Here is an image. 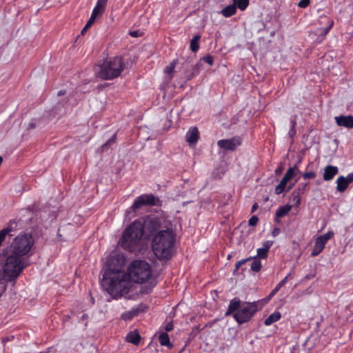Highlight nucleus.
<instances>
[{
	"mask_svg": "<svg viewBox=\"0 0 353 353\" xmlns=\"http://www.w3.org/2000/svg\"><path fill=\"white\" fill-rule=\"evenodd\" d=\"M333 25H334V21L329 20L328 26L323 30V34H327L330 32V30L332 29Z\"/></svg>",
	"mask_w": 353,
	"mask_h": 353,
	"instance_id": "nucleus-39",
	"label": "nucleus"
},
{
	"mask_svg": "<svg viewBox=\"0 0 353 353\" xmlns=\"http://www.w3.org/2000/svg\"><path fill=\"white\" fill-rule=\"evenodd\" d=\"M287 183H286L285 181H284L283 180L281 179L280 183L275 188V190H274L275 194L279 195V194H281L283 192H284L287 187Z\"/></svg>",
	"mask_w": 353,
	"mask_h": 353,
	"instance_id": "nucleus-27",
	"label": "nucleus"
},
{
	"mask_svg": "<svg viewBox=\"0 0 353 353\" xmlns=\"http://www.w3.org/2000/svg\"><path fill=\"white\" fill-rule=\"evenodd\" d=\"M310 0H300L298 3V6L300 8H307L310 5Z\"/></svg>",
	"mask_w": 353,
	"mask_h": 353,
	"instance_id": "nucleus-37",
	"label": "nucleus"
},
{
	"mask_svg": "<svg viewBox=\"0 0 353 353\" xmlns=\"http://www.w3.org/2000/svg\"><path fill=\"white\" fill-rule=\"evenodd\" d=\"M174 68H175V62L174 61L171 62L168 66L165 67V70H164L165 73H166V74L172 73L174 71Z\"/></svg>",
	"mask_w": 353,
	"mask_h": 353,
	"instance_id": "nucleus-34",
	"label": "nucleus"
},
{
	"mask_svg": "<svg viewBox=\"0 0 353 353\" xmlns=\"http://www.w3.org/2000/svg\"><path fill=\"white\" fill-rule=\"evenodd\" d=\"M334 236V232L332 231H328L325 234L318 236L317 238L321 240L324 243H327V241Z\"/></svg>",
	"mask_w": 353,
	"mask_h": 353,
	"instance_id": "nucleus-29",
	"label": "nucleus"
},
{
	"mask_svg": "<svg viewBox=\"0 0 353 353\" xmlns=\"http://www.w3.org/2000/svg\"><path fill=\"white\" fill-rule=\"evenodd\" d=\"M258 208V204L254 203L252 208V212H254Z\"/></svg>",
	"mask_w": 353,
	"mask_h": 353,
	"instance_id": "nucleus-55",
	"label": "nucleus"
},
{
	"mask_svg": "<svg viewBox=\"0 0 353 353\" xmlns=\"http://www.w3.org/2000/svg\"><path fill=\"white\" fill-rule=\"evenodd\" d=\"M243 265V259L242 260H240L239 261H237V263H236V265H235V270L234 271V274L236 273V272L237 271V270L239 268L240 266H241Z\"/></svg>",
	"mask_w": 353,
	"mask_h": 353,
	"instance_id": "nucleus-47",
	"label": "nucleus"
},
{
	"mask_svg": "<svg viewBox=\"0 0 353 353\" xmlns=\"http://www.w3.org/2000/svg\"><path fill=\"white\" fill-rule=\"evenodd\" d=\"M107 0H97V2L92 10V15L99 16L105 11Z\"/></svg>",
	"mask_w": 353,
	"mask_h": 353,
	"instance_id": "nucleus-18",
	"label": "nucleus"
},
{
	"mask_svg": "<svg viewBox=\"0 0 353 353\" xmlns=\"http://www.w3.org/2000/svg\"><path fill=\"white\" fill-rule=\"evenodd\" d=\"M199 138V132L196 127H191L185 134L186 141L190 145H194Z\"/></svg>",
	"mask_w": 353,
	"mask_h": 353,
	"instance_id": "nucleus-14",
	"label": "nucleus"
},
{
	"mask_svg": "<svg viewBox=\"0 0 353 353\" xmlns=\"http://www.w3.org/2000/svg\"><path fill=\"white\" fill-rule=\"evenodd\" d=\"M283 287L282 285H281V283L279 282L276 287L273 289L276 293L278 291Z\"/></svg>",
	"mask_w": 353,
	"mask_h": 353,
	"instance_id": "nucleus-52",
	"label": "nucleus"
},
{
	"mask_svg": "<svg viewBox=\"0 0 353 353\" xmlns=\"http://www.w3.org/2000/svg\"><path fill=\"white\" fill-rule=\"evenodd\" d=\"M345 179H347V182L348 184L352 183L353 181V173L348 174Z\"/></svg>",
	"mask_w": 353,
	"mask_h": 353,
	"instance_id": "nucleus-45",
	"label": "nucleus"
},
{
	"mask_svg": "<svg viewBox=\"0 0 353 353\" xmlns=\"http://www.w3.org/2000/svg\"><path fill=\"white\" fill-rule=\"evenodd\" d=\"M97 17V16L92 15V14H91V16H90L89 20L86 23V25H88V26L90 27L93 24V23L95 21Z\"/></svg>",
	"mask_w": 353,
	"mask_h": 353,
	"instance_id": "nucleus-43",
	"label": "nucleus"
},
{
	"mask_svg": "<svg viewBox=\"0 0 353 353\" xmlns=\"http://www.w3.org/2000/svg\"><path fill=\"white\" fill-rule=\"evenodd\" d=\"M34 243V241L31 234H20L14 239L9 251L23 258L30 253Z\"/></svg>",
	"mask_w": 353,
	"mask_h": 353,
	"instance_id": "nucleus-8",
	"label": "nucleus"
},
{
	"mask_svg": "<svg viewBox=\"0 0 353 353\" xmlns=\"http://www.w3.org/2000/svg\"><path fill=\"white\" fill-rule=\"evenodd\" d=\"M124 265V257L119 254L109 256L106 259L101 285L114 299L127 293L130 288V283L123 271Z\"/></svg>",
	"mask_w": 353,
	"mask_h": 353,
	"instance_id": "nucleus-1",
	"label": "nucleus"
},
{
	"mask_svg": "<svg viewBox=\"0 0 353 353\" xmlns=\"http://www.w3.org/2000/svg\"><path fill=\"white\" fill-rule=\"evenodd\" d=\"M89 28H90V26H88V25L85 24V26L81 30V34H84Z\"/></svg>",
	"mask_w": 353,
	"mask_h": 353,
	"instance_id": "nucleus-50",
	"label": "nucleus"
},
{
	"mask_svg": "<svg viewBox=\"0 0 353 353\" xmlns=\"http://www.w3.org/2000/svg\"><path fill=\"white\" fill-rule=\"evenodd\" d=\"M281 318V314L279 312L275 311L271 314L264 321L266 326H269L272 323L279 321Z\"/></svg>",
	"mask_w": 353,
	"mask_h": 353,
	"instance_id": "nucleus-21",
	"label": "nucleus"
},
{
	"mask_svg": "<svg viewBox=\"0 0 353 353\" xmlns=\"http://www.w3.org/2000/svg\"><path fill=\"white\" fill-rule=\"evenodd\" d=\"M291 273H289L286 276H288V280L290 278Z\"/></svg>",
	"mask_w": 353,
	"mask_h": 353,
	"instance_id": "nucleus-59",
	"label": "nucleus"
},
{
	"mask_svg": "<svg viewBox=\"0 0 353 353\" xmlns=\"http://www.w3.org/2000/svg\"><path fill=\"white\" fill-rule=\"evenodd\" d=\"M259 221V218L256 216H252L249 220V225L255 226Z\"/></svg>",
	"mask_w": 353,
	"mask_h": 353,
	"instance_id": "nucleus-41",
	"label": "nucleus"
},
{
	"mask_svg": "<svg viewBox=\"0 0 353 353\" xmlns=\"http://www.w3.org/2000/svg\"><path fill=\"white\" fill-rule=\"evenodd\" d=\"M339 169L336 166L327 165L324 169L323 178L325 181H330L338 174Z\"/></svg>",
	"mask_w": 353,
	"mask_h": 353,
	"instance_id": "nucleus-17",
	"label": "nucleus"
},
{
	"mask_svg": "<svg viewBox=\"0 0 353 353\" xmlns=\"http://www.w3.org/2000/svg\"><path fill=\"white\" fill-rule=\"evenodd\" d=\"M152 288V287H150V288H148L147 290H143V289H142V290H141V292H142V293H149V292H151Z\"/></svg>",
	"mask_w": 353,
	"mask_h": 353,
	"instance_id": "nucleus-53",
	"label": "nucleus"
},
{
	"mask_svg": "<svg viewBox=\"0 0 353 353\" xmlns=\"http://www.w3.org/2000/svg\"><path fill=\"white\" fill-rule=\"evenodd\" d=\"M161 201L152 194H144L137 197L132 205L126 212L127 216L130 217V214H134L135 210L143 206H158Z\"/></svg>",
	"mask_w": 353,
	"mask_h": 353,
	"instance_id": "nucleus-9",
	"label": "nucleus"
},
{
	"mask_svg": "<svg viewBox=\"0 0 353 353\" xmlns=\"http://www.w3.org/2000/svg\"><path fill=\"white\" fill-rule=\"evenodd\" d=\"M142 225L143 232L144 230L150 235H153L161 231L165 230L170 226H172L171 221L164 215L156 216V215H148L143 219H137Z\"/></svg>",
	"mask_w": 353,
	"mask_h": 353,
	"instance_id": "nucleus-7",
	"label": "nucleus"
},
{
	"mask_svg": "<svg viewBox=\"0 0 353 353\" xmlns=\"http://www.w3.org/2000/svg\"><path fill=\"white\" fill-rule=\"evenodd\" d=\"M24 268V258L14 254L9 251L5 263L3 266V272L6 279H0V284H3V291L7 287L6 281L15 280Z\"/></svg>",
	"mask_w": 353,
	"mask_h": 353,
	"instance_id": "nucleus-4",
	"label": "nucleus"
},
{
	"mask_svg": "<svg viewBox=\"0 0 353 353\" xmlns=\"http://www.w3.org/2000/svg\"><path fill=\"white\" fill-rule=\"evenodd\" d=\"M303 179H313L316 177V173L313 171L306 172L302 174Z\"/></svg>",
	"mask_w": 353,
	"mask_h": 353,
	"instance_id": "nucleus-33",
	"label": "nucleus"
},
{
	"mask_svg": "<svg viewBox=\"0 0 353 353\" xmlns=\"http://www.w3.org/2000/svg\"><path fill=\"white\" fill-rule=\"evenodd\" d=\"M175 241L176 234L172 226L155 233L152 238V248L154 255L160 259H170Z\"/></svg>",
	"mask_w": 353,
	"mask_h": 353,
	"instance_id": "nucleus-2",
	"label": "nucleus"
},
{
	"mask_svg": "<svg viewBox=\"0 0 353 353\" xmlns=\"http://www.w3.org/2000/svg\"><path fill=\"white\" fill-rule=\"evenodd\" d=\"M336 189L339 192H343L349 184L347 182V179L343 176H340L336 180Z\"/></svg>",
	"mask_w": 353,
	"mask_h": 353,
	"instance_id": "nucleus-22",
	"label": "nucleus"
},
{
	"mask_svg": "<svg viewBox=\"0 0 353 353\" xmlns=\"http://www.w3.org/2000/svg\"><path fill=\"white\" fill-rule=\"evenodd\" d=\"M276 294V292L274 290H272V292L269 294V295L265 299L266 302L270 301Z\"/></svg>",
	"mask_w": 353,
	"mask_h": 353,
	"instance_id": "nucleus-46",
	"label": "nucleus"
},
{
	"mask_svg": "<svg viewBox=\"0 0 353 353\" xmlns=\"http://www.w3.org/2000/svg\"><path fill=\"white\" fill-rule=\"evenodd\" d=\"M8 229H3L1 231H0V245H1L2 242L4 241L6 235L8 234Z\"/></svg>",
	"mask_w": 353,
	"mask_h": 353,
	"instance_id": "nucleus-38",
	"label": "nucleus"
},
{
	"mask_svg": "<svg viewBox=\"0 0 353 353\" xmlns=\"http://www.w3.org/2000/svg\"><path fill=\"white\" fill-rule=\"evenodd\" d=\"M125 66V63L121 57L105 60L99 66L98 77L104 80L115 79L120 76Z\"/></svg>",
	"mask_w": 353,
	"mask_h": 353,
	"instance_id": "nucleus-6",
	"label": "nucleus"
},
{
	"mask_svg": "<svg viewBox=\"0 0 353 353\" xmlns=\"http://www.w3.org/2000/svg\"><path fill=\"white\" fill-rule=\"evenodd\" d=\"M296 170L299 173L301 172L299 170L298 167L296 165H294L292 168H290L286 173L285 174L284 176L283 177L282 180L285 181L286 183H288L295 175Z\"/></svg>",
	"mask_w": 353,
	"mask_h": 353,
	"instance_id": "nucleus-23",
	"label": "nucleus"
},
{
	"mask_svg": "<svg viewBox=\"0 0 353 353\" xmlns=\"http://www.w3.org/2000/svg\"><path fill=\"white\" fill-rule=\"evenodd\" d=\"M130 34L132 37H137L139 36V32L138 31H132L130 32Z\"/></svg>",
	"mask_w": 353,
	"mask_h": 353,
	"instance_id": "nucleus-51",
	"label": "nucleus"
},
{
	"mask_svg": "<svg viewBox=\"0 0 353 353\" xmlns=\"http://www.w3.org/2000/svg\"><path fill=\"white\" fill-rule=\"evenodd\" d=\"M116 141V134H114L110 139L109 140L104 144L103 145V148H105L107 145H110L113 143H114Z\"/></svg>",
	"mask_w": 353,
	"mask_h": 353,
	"instance_id": "nucleus-36",
	"label": "nucleus"
},
{
	"mask_svg": "<svg viewBox=\"0 0 353 353\" xmlns=\"http://www.w3.org/2000/svg\"><path fill=\"white\" fill-rule=\"evenodd\" d=\"M294 185V183L290 185L287 188V192L290 191Z\"/></svg>",
	"mask_w": 353,
	"mask_h": 353,
	"instance_id": "nucleus-58",
	"label": "nucleus"
},
{
	"mask_svg": "<svg viewBox=\"0 0 353 353\" xmlns=\"http://www.w3.org/2000/svg\"><path fill=\"white\" fill-rule=\"evenodd\" d=\"M236 6L241 10H243V0H237L236 5L232 4L226 6L221 10V14L225 17H229L234 14L236 10Z\"/></svg>",
	"mask_w": 353,
	"mask_h": 353,
	"instance_id": "nucleus-15",
	"label": "nucleus"
},
{
	"mask_svg": "<svg viewBox=\"0 0 353 353\" xmlns=\"http://www.w3.org/2000/svg\"><path fill=\"white\" fill-rule=\"evenodd\" d=\"M249 1V0H244V10L248 6Z\"/></svg>",
	"mask_w": 353,
	"mask_h": 353,
	"instance_id": "nucleus-56",
	"label": "nucleus"
},
{
	"mask_svg": "<svg viewBox=\"0 0 353 353\" xmlns=\"http://www.w3.org/2000/svg\"><path fill=\"white\" fill-rule=\"evenodd\" d=\"M288 276H285L283 279H282L280 283H281V285H282L283 286L288 282Z\"/></svg>",
	"mask_w": 353,
	"mask_h": 353,
	"instance_id": "nucleus-54",
	"label": "nucleus"
},
{
	"mask_svg": "<svg viewBox=\"0 0 353 353\" xmlns=\"http://www.w3.org/2000/svg\"><path fill=\"white\" fill-rule=\"evenodd\" d=\"M308 185V183H301L299 184L298 188L294 190L293 192L295 194H302L305 192L307 186Z\"/></svg>",
	"mask_w": 353,
	"mask_h": 353,
	"instance_id": "nucleus-30",
	"label": "nucleus"
},
{
	"mask_svg": "<svg viewBox=\"0 0 353 353\" xmlns=\"http://www.w3.org/2000/svg\"><path fill=\"white\" fill-rule=\"evenodd\" d=\"M65 94V90H60V91L59 92V94H59V96H61V95H63V94Z\"/></svg>",
	"mask_w": 353,
	"mask_h": 353,
	"instance_id": "nucleus-57",
	"label": "nucleus"
},
{
	"mask_svg": "<svg viewBox=\"0 0 353 353\" xmlns=\"http://www.w3.org/2000/svg\"><path fill=\"white\" fill-rule=\"evenodd\" d=\"M141 336L137 331H133L128 333L126 336V341L134 345H138L140 342Z\"/></svg>",
	"mask_w": 353,
	"mask_h": 353,
	"instance_id": "nucleus-20",
	"label": "nucleus"
},
{
	"mask_svg": "<svg viewBox=\"0 0 353 353\" xmlns=\"http://www.w3.org/2000/svg\"><path fill=\"white\" fill-rule=\"evenodd\" d=\"M241 139L240 137H235L229 139H221L218 141V146L224 150H234L241 144Z\"/></svg>",
	"mask_w": 353,
	"mask_h": 353,
	"instance_id": "nucleus-11",
	"label": "nucleus"
},
{
	"mask_svg": "<svg viewBox=\"0 0 353 353\" xmlns=\"http://www.w3.org/2000/svg\"><path fill=\"white\" fill-rule=\"evenodd\" d=\"M142 312H143V310L141 308V305L134 307L131 310L122 313L121 318L125 321H130Z\"/></svg>",
	"mask_w": 353,
	"mask_h": 353,
	"instance_id": "nucleus-16",
	"label": "nucleus"
},
{
	"mask_svg": "<svg viewBox=\"0 0 353 353\" xmlns=\"http://www.w3.org/2000/svg\"><path fill=\"white\" fill-rule=\"evenodd\" d=\"M231 257H232V255H231V254H228V259H230Z\"/></svg>",
	"mask_w": 353,
	"mask_h": 353,
	"instance_id": "nucleus-60",
	"label": "nucleus"
},
{
	"mask_svg": "<svg viewBox=\"0 0 353 353\" xmlns=\"http://www.w3.org/2000/svg\"><path fill=\"white\" fill-rule=\"evenodd\" d=\"M159 341L161 345L168 347H172V344L170 343L169 335L166 332H161L159 336Z\"/></svg>",
	"mask_w": 353,
	"mask_h": 353,
	"instance_id": "nucleus-24",
	"label": "nucleus"
},
{
	"mask_svg": "<svg viewBox=\"0 0 353 353\" xmlns=\"http://www.w3.org/2000/svg\"><path fill=\"white\" fill-rule=\"evenodd\" d=\"M292 207L290 205H285L283 206L279 207L276 212V217L282 218L287 215L290 211L291 210Z\"/></svg>",
	"mask_w": 353,
	"mask_h": 353,
	"instance_id": "nucleus-25",
	"label": "nucleus"
},
{
	"mask_svg": "<svg viewBox=\"0 0 353 353\" xmlns=\"http://www.w3.org/2000/svg\"><path fill=\"white\" fill-rule=\"evenodd\" d=\"M128 276L134 283H145L152 276L151 265L144 260H135L128 268Z\"/></svg>",
	"mask_w": 353,
	"mask_h": 353,
	"instance_id": "nucleus-5",
	"label": "nucleus"
},
{
	"mask_svg": "<svg viewBox=\"0 0 353 353\" xmlns=\"http://www.w3.org/2000/svg\"><path fill=\"white\" fill-rule=\"evenodd\" d=\"M241 301L239 298H234L230 302L228 310L225 315L232 314L233 318L239 324L243 323V310H240Z\"/></svg>",
	"mask_w": 353,
	"mask_h": 353,
	"instance_id": "nucleus-10",
	"label": "nucleus"
},
{
	"mask_svg": "<svg viewBox=\"0 0 353 353\" xmlns=\"http://www.w3.org/2000/svg\"><path fill=\"white\" fill-rule=\"evenodd\" d=\"M325 246V243H324L321 240L316 238L315 244L312 248V251L311 252V256H318L324 249Z\"/></svg>",
	"mask_w": 353,
	"mask_h": 353,
	"instance_id": "nucleus-19",
	"label": "nucleus"
},
{
	"mask_svg": "<svg viewBox=\"0 0 353 353\" xmlns=\"http://www.w3.org/2000/svg\"><path fill=\"white\" fill-rule=\"evenodd\" d=\"M17 226V223L15 221H11L8 225L5 228L8 229V234H10V233L14 230H16Z\"/></svg>",
	"mask_w": 353,
	"mask_h": 353,
	"instance_id": "nucleus-32",
	"label": "nucleus"
},
{
	"mask_svg": "<svg viewBox=\"0 0 353 353\" xmlns=\"http://www.w3.org/2000/svg\"><path fill=\"white\" fill-rule=\"evenodd\" d=\"M204 62L208 63L210 65H212L214 63V59L212 56L208 55L203 58Z\"/></svg>",
	"mask_w": 353,
	"mask_h": 353,
	"instance_id": "nucleus-40",
	"label": "nucleus"
},
{
	"mask_svg": "<svg viewBox=\"0 0 353 353\" xmlns=\"http://www.w3.org/2000/svg\"><path fill=\"white\" fill-rule=\"evenodd\" d=\"M300 195L299 194H295V192H292V201L295 203V205H300V203H301V197H300Z\"/></svg>",
	"mask_w": 353,
	"mask_h": 353,
	"instance_id": "nucleus-35",
	"label": "nucleus"
},
{
	"mask_svg": "<svg viewBox=\"0 0 353 353\" xmlns=\"http://www.w3.org/2000/svg\"><path fill=\"white\" fill-rule=\"evenodd\" d=\"M1 296V294L0 293V297Z\"/></svg>",
	"mask_w": 353,
	"mask_h": 353,
	"instance_id": "nucleus-61",
	"label": "nucleus"
},
{
	"mask_svg": "<svg viewBox=\"0 0 353 353\" xmlns=\"http://www.w3.org/2000/svg\"><path fill=\"white\" fill-rule=\"evenodd\" d=\"M268 251L267 250H265L262 248L257 249V256L258 259H265L268 257Z\"/></svg>",
	"mask_w": 353,
	"mask_h": 353,
	"instance_id": "nucleus-31",
	"label": "nucleus"
},
{
	"mask_svg": "<svg viewBox=\"0 0 353 353\" xmlns=\"http://www.w3.org/2000/svg\"><path fill=\"white\" fill-rule=\"evenodd\" d=\"M173 328H174V325H173L172 322H170L165 325V332H170L173 330Z\"/></svg>",
	"mask_w": 353,
	"mask_h": 353,
	"instance_id": "nucleus-44",
	"label": "nucleus"
},
{
	"mask_svg": "<svg viewBox=\"0 0 353 353\" xmlns=\"http://www.w3.org/2000/svg\"><path fill=\"white\" fill-rule=\"evenodd\" d=\"M335 121L339 126L353 128V116L352 115L336 117Z\"/></svg>",
	"mask_w": 353,
	"mask_h": 353,
	"instance_id": "nucleus-13",
	"label": "nucleus"
},
{
	"mask_svg": "<svg viewBox=\"0 0 353 353\" xmlns=\"http://www.w3.org/2000/svg\"><path fill=\"white\" fill-rule=\"evenodd\" d=\"M283 167H282L281 165L279 166V167L276 169V170H275V173H276V174H281V173H282V172H283Z\"/></svg>",
	"mask_w": 353,
	"mask_h": 353,
	"instance_id": "nucleus-48",
	"label": "nucleus"
},
{
	"mask_svg": "<svg viewBox=\"0 0 353 353\" xmlns=\"http://www.w3.org/2000/svg\"><path fill=\"white\" fill-rule=\"evenodd\" d=\"M279 232H280L279 228H276L272 231V235L274 236H277L279 234Z\"/></svg>",
	"mask_w": 353,
	"mask_h": 353,
	"instance_id": "nucleus-49",
	"label": "nucleus"
},
{
	"mask_svg": "<svg viewBox=\"0 0 353 353\" xmlns=\"http://www.w3.org/2000/svg\"><path fill=\"white\" fill-rule=\"evenodd\" d=\"M261 268V260L258 258H255L251 263V270L255 272L260 271Z\"/></svg>",
	"mask_w": 353,
	"mask_h": 353,
	"instance_id": "nucleus-28",
	"label": "nucleus"
},
{
	"mask_svg": "<svg viewBox=\"0 0 353 353\" xmlns=\"http://www.w3.org/2000/svg\"><path fill=\"white\" fill-rule=\"evenodd\" d=\"M143 235L142 225L135 220L123 231L119 244L128 252H135L141 247Z\"/></svg>",
	"mask_w": 353,
	"mask_h": 353,
	"instance_id": "nucleus-3",
	"label": "nucleus"
},
{
	"mask_svg": "<svg viewBox=\"0 0 353 353\" xmlns=\"http://www.w3.org/2000/svg\"><path fill=\"white\" fill-rule=\"evenodd\" d=\"M273 243L271 241H266L263 243V247L262 248L267 250V251L269 252L270 248L272 245Z\"/></svg>",
	"mask_w": 353,
	"mask_h": 353,
	"instance_id": "nucleus-42",
	"label": "nucleus"
},
{
	"mask_svg": "<svg viewBox=\"0 0 353 353\" xmlns=\"http://www.w3.org/2000/svg\"><path fill=\"white\" fill-rule=\"evenodd\" d=\"M201 39V36L199 35V34H196V35H194L193 37V38L191 39L190 41V50L193 52H196L199 50V40Z\"/></svg>",
	"mask_w": 353,
	"mask_h": 353,
	"instance_id": "nucleus-26",
	"label": "nucleus"
},
{
	"mask_svg": "<svg viewBox=\"0 0 353 353\" xmlns=\"http://www.w3.org/2000/svg\"><path fill=\"white\" fill-rule=\"evenodd\" d=\"M259 305V301L244 302V323L250 321L254 314L262 308V305L260 307Z\"/></svg>",
	"mask_w": 353,
	"mask_h": 353,
	"instance_id": "nucleus-12",
	"label": "nucleus"
}]
</instances>
